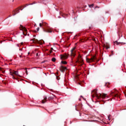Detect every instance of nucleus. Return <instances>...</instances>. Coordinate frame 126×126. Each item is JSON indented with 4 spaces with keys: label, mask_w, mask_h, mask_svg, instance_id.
Returning <instances> with one entry per match:
<instances>
[{
    "label": "nucleus",
    "mask_w": 126,
    "mask_h": 126,
    "mask_svg": "<svg viewBox=\"0 0 126 126\" xmlns=\"http://www.w3.org/2000/svg\"><path fill=\"white\" fill-rule=\"evenodd\" d=\"M76 111L79 112L80 110H82V104H79L78 105H75Z\"/></svg>",
    "instance_id": "0eeeda50"
},
{
    "label": "nucleus",
    "mask_w": 126,
    "mask_h": 126,
    "mask_svg": "<svg viewBox=\"0 0 126 126\" xmlns=\"http://www.w3.org/2000/svg\"><path fill=\"white\" fill-rule=\"evenodd\" d=\"M39 30H40V28H37V31H39Z\"/></svg>",
    "instance_id": "c756f323"
},
{
    "label": "nucleus",
    "mask_w": 126,
    "mask_h": 126,
    "mask_svg": "<svg viewBox=\"0 0 126 126\" xmlns=\"http://www.w3.org/2000/svg\"><path fill=\"white\" fill-rule=\"evenodd\" d=\"M111 119H112V116H111V115H109L108 116V119H109V121H110L111 120Z\"/></svg>",
    "instance_id": "412c9836"
},
{
    "label": "nucleus",
    "mask_w": 126,
    "mask_h": 126,
    "mask_svg": "<svg viewBox=\"0 0 126 126\" xmlns=\"http://www.w3.org/2000/svg\"><path fill=\"white\" fill-rule=\"evenodd\" d=\"M23 9H21V8H17L16 10H13L12 12V15L13 16H14V15H16V14H17V13H19V10H22Z\"/></svg>",
    "instance_id": "423d86ee"
},
{
    "label": "nucleus",
    "mask_w": 126,
    "mask_h": 126,
    "mask_svg": "<svg viewBox=\"0 0 126 126\" xmlns=\"http://www.w3.org/2000/svg\"><path fill=\"white\" fill-rule=\"evenodd\" d=\"M78 84H79V85H81V82H78Z\"/></svg>",
    "instance_id": "7c9ffc66"
},
{
    "label": "nucleus",
    "mask_w": 126,
    "mask_h": 126,
    "mask_svg": "<svg viewBox=\"0 0 126 126\" xmlns=\"http://www.w3.org/2000/svg\"><path fill=\"white\" fill-rule=\"evenodd\" d=\"M0 70H1V67H0Z\"/></svg>",
    "instance_id": "58836bf2"
},
{
    "label": "nucleus",
    "mask_w": 126,
    "mask_h": 126,
    "mask_svg": "<svg viewBox=\"0 0 126 126\" xmlns=\"http://www.w3.org/2000/svg\"><path fill=\"white\" fill-rule=\"evenodd\" d=\"M21 45H23V43H21Z\"/></svg>",
    "instance_id": "79ce46f5"
},
{
    "label": "nucleus",
    "mask_w": 126,
    "mask_h": 126,
    "mask_svg": "<svg viewBox=\"0 0 126 126\" xmlns=\"http://www.w3.org/2000/svg\"><path fill=\"white\" fill-rule=\"evenodd\" d=\"M95 96L98 100H102L101 99H105L107 97V94L104 93L97 94V89H94L92 92V97L94 98Z\"/></svg>",
    "instance_id": "f257e3e1"
},
{
    "label": "nucleus",
    "mask_w": 126,
    "mask_h": 126,
    "mask_svg": "<svg viewBox=\"0 0 126 126\" xmlns=\"http://www.w3.org/2000/svg\"><path fill=\"white\" fill-rule=\"evenodd\" d=\"M76 63H81V65L83 64V60H82V58H81V56H79L78 59Z\"/></svg>",
    "instance_id": "1a4fd4ad"
},
{
    "label": "nucleus",
    "mask_w": 126,
    "mask_h": 126,
    "mask_svg": "<svg viewBox=\"0 0 126 126\" xmlns=\"http://www.w3.org/2000/svg\"><path fill=\"white\" fill-rule=\"evenodd\" d=\"M76 36H77V35H75V36H74V39H75L76 38Z\"/></svg>",
    "instance_id": "c9c22d12"
},
{
    "label": "nucleus",
    "mask_w": 126,
    "mask_h": 126,
    "mask_svg": "<svg viewBox=\"0 0 126 126\" xmlns=\"http://www.w3.org/2000/svg\"><path fill=\"white\" fill-rule=\"evenodd\" d=\"M93 40L94 41H95V38H93Z\"/></svg>",
    "instance_id": "e433bc0d"
},
{
    "label": "nucleus",
    "mask_w": 126,
    "mask_h": 126,
    "mask_svg": "<svg viewBox=\"0 0 126 126\" xmlns=\"http://www.w3.org/2000/svg\"><path fill=\"white\" fill-rule=\"evenodd\" d=\"M40 55H41V54L40 53V52H38V53H36V56L38 57V56H40Z\"/></svg>",
    "instance_id": "a878e982"
},
{
    "label": "nucleus",
    "mask_w": 126,
    "mask_h": 126,
    "mask_svg": "<svg viewBox=\"0 0 126 126\" xmlns=\"http://www.w3.org/2000/svg\"><path fill=\"white\" fill-rule=\"evenodd\" d=\"M61 63H63V64H66L67 63L66 61H62Z\"/></svg>",
    "instance_id": "a211bd4d"
},
{
    "label": "nucleus",
    "mask_w": 126,
    "mask_h": 126,
    "mask_svg": "<svg viewBox=\"0 0 126 126\" xmlns=\"http://www.w3.org/2000/svg\"><path fill=\"white\" fill-rule=\"evenodd\" d=\"M26 73L27 75H28V71H27V68H26Z\"/></svg>",
    "instance_id": "c85d7f7f"
},
{
    "label": "nucleus",
    "mask_w": 126,
    "mask_h": 126,
    "mask_svg": "<svg viewBox=\"0 0 126 126\" xmlns=\"http://www.w3.org/2000/svg\"><path fill=\"white\" fill-rule=\"evenodd\" d=\"M96 61V62H99V60H97V58H96V56H94L92 57L91 58H87L86 59V61L87 63H92L93 62H95Z\"/></svg>",
    "instance_id": "20e7f679"
},
{
    "label": "nucleus",
    "mask_w": 126,
    "mask_h": 126,
    "mask_svg": "<svg viewBox=\"0 0 126 126\" xmlns=\"http://www.w3.org/2000/svg\"><path fill=\"white\" fill-rule=\"evenodd\" d=\"M33 43H40V41H39L38 39H35L32 40Z\"/></svg>",
    "instance_id": "2eb2a0df"
},
{
    "label": "nucleus",
    "mask_w": 126,
    "mask_h": 126,
    "mask_svg": "<svg viewBox=\"0 0 126 126\" xmlns=\"http://www.w3.org/2000/svg\"><path fill=\"white\" fill-rule=\"evenodd\" d=\"M28 5H29V4H27L25 5V6L24 7H26V6H28Z\"/></svg>",
    "instance_id": "473e14b6"
},
{
    "label": "nucleus",
    "mask_w": 126,
    "mask_h": 126,
    "mask_svg": "<svg viewBox=\"0 0 126 126\" xmlns=\"http://www.w3.org/2000/svg\"><path fill=\"white\" fill-rule=\"evenodd\" d=\"M39 26H40V27H43V24L40 23Z\"/></svg>",
    "instance_id": "cd10ccee"
},
{
    "label": "nucleus",
    "mask_w": 126,
    "mask_h": 126,
    "mask_svg": "<svg viewBox=\"0 0 126 126\" xmlns=\"http://www.w3.org/2000/svg\"><path fill=\"white\" fill-rule=\"evenodd\" d=\"M36 26V24H34V27H35Z\"/></svg>",
    "instance_id": "c03bdc74"
},
{
    "label": "nucleus",
    "mask_w": 126,
    "mask_h": 126,
    "mask_svg": "<svg viewBox=\"0 0 126 126\" xmlns=\"http://www.w3.org/2000/svg\"><path fill=\"white\" fill-rule=\"evenodd\" d=\"M99 8V6H96L95 7V8Z\"/></svg>",
    "instance_id": "2f4dec72"
},
{
    "label": "nucleus",
    "mask_w": 126,
    "mask_h": 126,
    "mask_svg": "<svg viewBox=\"0 0 126 126\" xmlns=\"http://www.w3.org/2000/svg\"><path fill=\"white\" fill-rule=\"evenodd\" d=\"M109 85H110V83H106L105 84V86H106L107 87H108V88H110V86H109Z\"/></svg>",
    "instance_id": "f3484780"
},
{
    "label": "nucleus",
    "mask_w": 126,
    "mask_h": 126,
    "mask_svg": "<svg viewBox=\"0 0 126 126\" xmlns=\"http://www.w3.org/2000/svg\"><path fill=\"white\" fill-rule=\"evenodd\" d=\"M75 49H76V47H75L71 50V57H72V60L75 57V52H76Z\"/></svg>",
    "instance_id": "39448f33"
},
{
    "label": "nucleus",
    "mask_w": 126,
    "mask_h": 126,
    "mask_svg": "<svg viewBox=\"0 0 126 126\" xmlns=\"http://www.w3.org/2000/svg\"><path fill=\"white\" fill-rule=\"evenodd\" d=\"M20 51H21V49H20Z\"/></svg>",
    "instance_id": "8fccbe9b"
},
{
    "label": "nucleus",
    "mask_w": 126,
    "mask_h": 126,
    "mask_svg": "<svg viewBox=\"0 0 126 126\" xmlns=\"http://www.w3.org/2000/svg\"><path fill=\"white\" fill-rule=\"evenodd\" d=\"M49 2V1L48 0H44L42 1V3L43 4H46V3H48Z\"/></svg>",
    "instance_id": "dca6fc26"
},
{
    "label": "nucleus",
    "mask_w": 126,
    "mask_h": 126,
    "mask_svg": "<svg viewBox=\"0 0 126 126\" xmlns=\"http://www.w3.org/2000/svg\"><path fill=\"white\" fill-rule=\"evenodd\" d=\"M30 54V53H29L28 54L29 55Z\"/></svg>",
    "instance_id": "3c124183"
},
{
    "label": "nucleus",
    "mask_w": 126,
    "mask_h": 126,
    "mask_svg": "<svg viewBox=\"0 0 126 126\" xmlns=\"http://www.w3.org/2000/svg\"><path fill=\"white\" fill-rule=\"evenodd\" d=\"M116 45H120V44H122V43L121 42H117V41H115V44H116Z\"/></svg>",
    "instance_id": "393cba45"
},
{
    "label": "nucleus",
    "mask_w": 126,
    "mask_h": 126,
    "mask_svg": "<svg viewBox=\"0 0 126 126\" xmlns=\"http://www.w3.org/2000/svg\"><path fill=\"white\" fill-rule=\"evenodd\" d=\"M114 55V51H111V55H109V57Z\"/></svg>",
    "instance_id": "6ab92c4d"
},
{
    "label": "nucleus",
    "mask_w": 126,
    "mask_h": 126,
    "mask_svg": "<svg viewBox=\"0 0 126 126\" xmlns=\"http://www.w3.org/2000/svg\"><path fill=\"white\" fill-rule=\"evenodd\" d=\"M56 58H53L52 59V62H53L55 63V62H56Z\"/></svg>",
    "instance_id": "5701e85b"
},
{
    "label": "nucleus",
    "mask_w": 126,
    "mask_h": 126,
    "mask_svg": "<svg viewBox=\"0 0 126 126\" xmlns=\"http://www.w3.org/2000/svg\"><path fill=\"white\" fill-rule=\"evenodd\" d=\"M81 97H82V98H83V96H82V95L81 96Z\"/></svg>",
    "instance_id": "de8ad7c7"
},
{
    "label": "nucleus",
    "mask_w": 126,
    "mask_h": 126,
    "mask_svg": "<svg viewBox=\"0 0 126 126\" xmlns=\"http://www.w3.org/2000/svg\"><path fill=\"white\" fill-rule=\"evenodd\" d=\"M123 44H124V45H126V43H124Z\"/></svg>",
    "instance_id": "49530a36"
},
{
    "label": "nucleus",
    "mask_w": 126,
    "mask_h": 126,
    "mask_svg": "<svg viewBox=\"0 0 126 126\" xmlns=\"http://www.w3.org/2000/svg\"><path fill=\"white\" fill-rule=\"evenodd\" d=\"M103 47V48H105L106 50H108V49H110V45L107 44H104Z\"/></svg>",
    "instance_id": "ddd939ff"
},
{
    "label": "nucleus",
    "mask_w": 126,
    "mask_h": 126,
    "mask_svg": "<svg viewBox=\"0 0 126 126\" xmlns=\"http://www.w3.org/2000/svg\"><path fill=\"white\" fill-rule=\"evenodd\" d=\"M21 55H23V54L22 53H21Z\"/></svg>",
    "instance_id": "603ef678"
},
{
    "label": "nucleus",
    "mask_w": 126,
    "mask_h": 126,
    "mask_svg": "<svg viewBox=\"0 0 126 126\" xmlns=\"http://www.w3.org/2000/svg\"><path fill=\"white\" fill-rule=\"evenodd\" d=\"M60 70L62 72H63L66 69V67H64L63 65H61L60 67Z\"/></svg>",
    "instance_id": "f8f14e48"
},
{
    "label": "nucleus",
    "mask_w": 126,
    "mask_h": 126,
    "mask_svg": "<svg viewBox=\"0 0 126 126\" xmlns=\"http://www.w3.org/2000/svg\"><path fill=\"white\" fill-rule=\"evenodd\" d=\"M10 16H11L9 15V17H10Z\"/></svg>",
    "instance_id": "09e8293b"
},
{
    "label": "nucleus",
    "mask_w": 126,
    "mask_h": 126,
    "mask_svg": "<svg viewBox=\"0 0 126 126\" xmlns=\"http://www.w3.org/2000/svg\"><path fill=\"white\" fill-rule=\"evenodd\" d=\"M52 50H51V51H50V54H52Z\"/></svg>",
    "instance_id": "4c0bfd02"
},
{
    "label": "nucleus",
    "mask_w": 126,
    "mask_h": 126,
    "mask_svg": "<svg viewBox=\"0 0 126 126\" xmlns=\"http://www.w3.org/2000/svg\"><path fill=\"white\" fill-rule=\"evenodd\" d=\"M19 57L21 58H22V56L20 55V56H19Z\"/></svg>",
    "instance_id": "72a5a7b5"
},
{
    "label": "nucleus",
    "mask_w": 126,
    "mask_h": 126,
    "mask_svg": "<svg viewBox=\"0 0 126 126\" xmlns=\"http://www.w3.org/2000/svg\"><path fill=\"white\" fill-rule=\"evenodd\" d=\"M68 16V14H65L63 15V17L65 18V17H67Z\"/></svg>",
    "instance_id": "4be33fe9"
},
{
    "label": "nucleus",
    "mask_w": 126,
    "mask_h": 126,
    "mask_svg": "<svg viewBox=\"0 0 126 126\" xmlns=\"http://www.w3.org/2000/svg\"><path fill=\"white\" fill-rule=\"evenodd\" d=\"M34 32H37V31H34Z\"/></svg>",
    "instance_id": "a18cd8bd"
},
{
    "label": "nucleus",
    "mask_w": 126,
    "mask_h": 126,
    "mask_svg": "<svg viewBox=\"0 0 126 126\" xmlns=\"http://www.w3.org/2000/svg\"><path fill=\"white\" fill-rule=\"evenodd\" d=\"M10 75L12 76L13 79H16V80H17V78L14 77V75L13 74H15L17 76H20V75H19V74H18V71H14V70L10 71Z\"/></svg>",
    "instance_id": "7ed1b4c3"
},
{
    "label": "nucleus",
    "mask_w": 126,
    "mask_h": 126,
    "mask_svg": "<svg viewBox=\"0 0 126 126\" xmlns=\"http://www.w3.org/2000/svg\"><path fill=\"white\" fill-rule=\"evenodd\" d=\"M47 102V97L45 96L44 98L42 100V104H45Z\"/></svg>",
    "instance_id": "4468645a"
},
{
    "label": "nucleus",
    "mask_w": 126,
    "mask_h": 126,
    "mask_svg": "<svg viewBox=\"0 0 126 126\" xmlns=\"http://www.w3.org/2000/svg\"><path fill=\"white\" fill-rule=\"evenodd\" d=\"M35 3H36L35 1H34L33 3H32L31 4H30L31 5H32V4H35Z\"/></svg>",
    "instance_id": "bb28decb"
},
{
    "label": "nucleus",
    "mask_w": 126,
    "mask_h": 126,
    "mask_svg": "<svg viewBox=\"0 0 126 126\" xmlns=\"http://www.w3.org/2000/svg\"><path fill=\"white\" fill-rule=\"evenodd\" d=\"M89 7H93L94 6V4L89 5Z\"/></svg>",
    "instance_id": "b1692460"
},
{
    "label": "nucleus",
    "mask_w": 126,
    "mask_h": 126,
    "mask_svg": "<svg viewBox=\"0 0 126 126\" xmlns=\"http://www.w3.org/2000/svg\"><path fill=\"white\" fill-rule=\"evenodd\" d=\"M54 99L53 96H50L48 97V100H53Z\"/></svg>",
    "instance_id": "aec40b11"
},
{
    "label": "nucleus",
    "mask_w": 126,
    "mask_h": 126,
    "mask_svg": "<svg viewBox=\"0 0 126 126\" xmlns=\"http://www.w3.org/2000/svg\"><path fill=\"white\" fill-rule=\"evenodd\" d=\"M51 51H53V50H54V49L53 48H51Z\"/></svg>",
    "instance_id": "f704fd0d"
},
{
    "label": "nucleus",
    "mask_w": 126,
    "mask_h": 126,
    "mask_svg": "<svg viewBox=\"0 0 126 126\" xmlns=\"http://www.w3.org/2000/svg\"><path fill=\"white\" fill-rule=\"evenodd\" d=\"M20 30L25 31V32H23V34L25 36H26L27 34V29H26V28H25V27H23L22 25H21Z\"/></svg>",
    "instance_id": "6e6552de"
},
{
    "label": "nucleus",
    "mask_w": 126,
    "mask_h": 126,
    "mask_svg": "<svg viewBox=\"0 0 126 126\" xmlns=\"http://www.w3.org/2000/svg\"><path fill=\"white\" fill-rule=\"evenodd\" d=\"M68 58V55L66 54H64L63 55H61V59L62 60H66Z\"/></svg>",
    "instance_id": "9b49d317"
},
{
    "label": "nucleus",
    "mask_w": 126,
    "mask_h": 126,
    "mask_svg": "<svg viewBox=\"0 0 126 126\" xmlns=\"http://www.w3.org/2000/svg\"><path fill=\"white\" fill-rule=\"evenodd\" d=\"M72 11H73V13H74V11L73 10H72Z\"/></svg>",
    "instance_id": "a19ab883"
},
{
    "label": "nucleus",
    "mask_w": 126,
    "mask_h": 126,
    "mask_svg": "<svg viewBox=\"0 0 126 126\" xmlns=\"http://www.w3.org/2000/svg\"><path fill=\"white\" fill-rule=\"evenodd\" d=\"M18 47H19V44H17Z\"/></svg>",
    "instance_id": "ea45409f"
},
{
    "label": "nucleus",
    "mask_w": 126,
    "mask_h": 126,
    "mask_svg": "<svg viewBox=\"0 0 126 126\" xmlns=\"http://www.w3.org/2000/svg\"><path fill=\"white\" fill-rule=\"evenodd\" d=\"M42 26L44 32H46V33H52L53 32V30L49 27L47 23H42Z\"/></svg>",
    "instance_id": "f03ea898"
},
{
    "label": "nucleus",
    "mask_w": 126,
    "mask_h": 126,
    "mask_svg": "<svg viewBox=\"0 0 126 126\" xmlns=\"http://www.w3.org/2000/svg\"><path fill=\"white\" fill-rule=\"evenodd\" d=\"M79 101H80L81 99L80 98L79 99Z\"/></svg>",
    "instance_id": "37998d69"
},
{
    "label": "nucleus",
    "mask_w": 126,
    "mask_h": 126,
    "mask_svg": "<svg viewBox=\"0 0 126 126\" xmlns=\"http://www.w3.org/2000/svg\"><path fill=\"white\" fill-rule=\"evenodd\" d=\"M114 91H111V93H110V95H113V94H114V97H119V94H117V93H118V91H117V90L114 89Z\"/></svg>",
    "instance_id": "9d476101"
}]
</instances>
